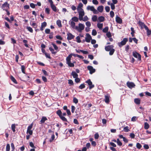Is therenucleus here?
Segmentation results:
<instances>
[{
  "instance_id": "nucleus-32",
  "label": "nucleus",
  "mask_w": 151,
  "mask_h": 151,
  "mask_svg": "<svg viewBox=\"0 0 151 151\" xmlns=\"http://www.w3.org/2000/svg\"><path fill=\"white\" fill-rule=\"evenodd\" d=\"M71 19L73 22H77L78 21L79 18L76 17H74L72 18Z\"/></svg>"
},
{
  "instance_id": "nucleus-38",
  "label": "nucleus",
  "mask_w": 151,
  "mask_h": 151,
  "mask_svg": "<svg viewBox=\"0 0 151 151\" xmlns=\"http://www.w3.org/2000/svg\"><path fill=\"white\" fill-rule=\"evenodd\" d=\"M109 29V28L108 27H106L103 29V32L104 33H107L108 32Z\"/></svg>"
},
{
  "instance_id": "nucleus-60",
  "label": "nucleus",
  "mask_w": 151,
  "mask_h": 151,
  "mask_svg": "<svg viewBox=\"0 0 151 151\" xmlns=\"http://www.w3.org/2000/svg\"><path fill=\"white\" fill-rule=\"evenodd\" d=\"M68 83L69 84H70V85L72 86L73 85V81L71 80H68Z\"/></svg>"
},
{
  "instance_id": "nucleus-30",
  "label": "nucleus",
  "mask_w": 151,
  "mask_h": 151,
  "mask_svg": "<svg viewBox=\"0 0 151 151\" xmlns=\"http://www.w3.org/2000/svg\"><path fill=\"white\" fill-rule=\"evenodd\" d=\"M70 26H71V27L73 28H74V27H75V23L73 21H71V22H70Z\"/></svg>"
},
{
  "instance_id": "nucleus-24",
  "label": "nucleus",
  "mask_w": 151,
  "mask_h": 151,
  "mask_svg": "<svg viewBox=\"0 0 151 151\" xmlns=\"http://www.w3.org/2000/svg\"><path fill=\"white\" fill-rule=\"evenodd\" d=\"M83 6V4L81 3H80L79 4L78 7L77 8V10L78 11H81V8Z\"/></svg>"
},
{
  "instance_id": "nucleus-57",
  "label": "nucleus",
  "mask_w": 151,
  "mask_h": 151,
  "mask_svg": "<svg viewBox=\"0 0 151 151\" xmlns=\"http://www.w3.org/2000/svg\"><path fill=\"white\" fill-rule=\"evenodd\" d=\"M106 36L108 38H110L111 37V35L110 32H108L106 34Z\"/></svg>"
},
{
  "instance_id": "nucleus-27",
  "label": "nucleus",
  "mask_w": 151,
  "mask_h": 151,
  "mask_svg": "<svg viewBox=\"0 0 151 151\" xmlns=\"http://www.w3.org/2000/svg\"><path fill=\"white\" fill-rule=\"evenodd\" d=\"M150 127L149 124L147 122H145L144 123V128L145 129H149Z\"/></svg>"
},
{
  "instance_id": "nucleus-44",
  "label": "nucleus",
  "mask_w": 151,
  "mask_h": 151,
  "mask_svg": "<svg viewBox=\"0 0 151 151\" xmlns=\"http://www.w3.org/2000/svg\"><path fill=\"white\" fill-rule=\"evenodd\" d=\"M136 146L139 149H140L142 147V145L138 142L137 143Z\"/></svg>"
},
{
  "instance_id": "nucleus-45",
  "label": "nucleus",
  "mask_w": 151,
  "mask_h": 151,
  "mask_svg": "<svg viewBox=\"0 0 151 151\" xmlns=\"http://www.w3.org/2000/svg\"><path fill=\"white\" fill-rule=\"evenodd\" d=\"M27 29L31 33L33 32V30L32 28L31 27H27Z\"/></svg>"
},
{
  "instance_id": "nucleus-13",
  "label": "nucleus",
  "mask_w": 151,
  "mask_h": 151,
  "mask_svg": "<svg viewBox=\"0 0 151 151\" xmlns=\"http://www.w3.org/2000/svg\"><path fill=\"white\" fill-rule=\"evenodd\" d=\"M67 35L68 36L67 39L68 40H71L73 39L75 37V36L74 35H73L70 32L68 33Z\"/></svg>"
},
{
  "instance_id": "nucleus-9",
  "label": "nucleus",
  "mask_w": 151,
  "mask_h": 151,
  "mask_svg": "<svg viewBox=\"0 0 151 151\" xmlns=\"http://www.w3.org/2000/svg\"><path fill=\"white\" fill-rule=\"evenodd\" d=\"M49 3L50 4V6L52 10L55 12L57 11V8L56 6L53 4L52 1H49Z\"/></svg>"
},
{
  "instance_id": "nucleus-18",
  "label": "nucleus",
  "mask_w": 151,
  "mask_h": 151,
  "mask_svg": "<svg viewBox=\"0 0 151 151\" xmlns=\"http://www.w3.org/2000/svg\"><path fill=\"white\" fill-rule=\"evenodd\" d=\"M47 120L46 117L43 116L42 117L40 121V124H42L44 123L45 121Z\"/></svg>"
},
{
  "instance_id": "nucleus-4",
  "label": "nucleus",
  "mask_w": 151,
  "mask_h": 151,
  "mask_svg": "<svg viewBox=\"0 0 151 151\" xmlns=\"http://www.w3.org/2000/svg\"><path fill=\"white\" fill-rule=\"evenodd\" d=\"M133 56L136 58H138V60L141 61V55L138 53L136 51H134L132 52Z\"/></svg>"
},
{
  "instance_id": "nucleus-61",
  "label": "nucleus",
  "mask_w": 151,
  "mask_h": 151,
  "mask_svg": "<svg viewBox=\"0 0 151 151\" xmlns=\"http://www.w3.org/2000/svg\"><path fill=\"white\" fill-rule=\"evenodd\" d=\"M42 79L43 80V81H44V82H47V79L46 77L44 76H42Z\"/></svg>"
},
{
  "instance_id": "nucleus-51",
  "label": "nucleus",
  "mask_w": 151,
  "mask_h": 151,
  "mask_svg": "<svg viewBox=\"0 0 151 151\" xmlns=\"http://www.w3.org/2000/svg\"><path fill=\"white\" fill-rule=\"evenodd\" d=\"M85 86L84 84H81L78 87L80 89H82L85 88Z\"/></svg>"
},
{
  "instance_id": "nucleus-23",
  "label": "nucleus",
  "mask_w": 151,
  "mask_h": 151,
  "mask_svg": "<svg viewBox=\"0 0 151 151\" xmlns=\"http://www.w3.org/2000/svg\"><path fill=\"white\" fill-rule=\"evenodd\" d=\"M71 54H70L68 55V56L66 58V63H67L68 62H70L71 58L72 57V56L71 55Z\"/></svg>"
},
{
  "instance_id": "nucleus-6",
  "label": "nucleus",
  "mask_w": 151,
  "mask_h": 151,
  "mask_svg": "<svg viewBox=\"0 0 151 151\" xmlns=\"http://www.w3.org/2000/svg\"><path fill=\"white\" fill-rule=\"evenodd\" d=\"M85 82L87 83L89 86V89H91L94 87V85L92 84V82L91 81L90 79H89L88 80L86 81Z\"/></svg>"
},
{
  "instance_id": "nucleus-16",
  "label": "nucleus",
  "mask_w": 151,
  "mask_h": 151,
  "mask_svg": "<svg viewBox=\"0 0 151 151\" xmlns=\"http://www.w3.org/2000/svg\"><path fill=\"white\" fill-rule=\"evenodd\" d=\"M116 21L117 23L120 24H122V19L118 16H116Z\"/></svg>"
},
{
  "instance_id": "nucleus-25",
  "label": "nucleus",
  "mask_w": 151,
  "mask_h": 151,
  "mask_svg": "<svg viewBox=\"0 0 151 151\" xmlns=\"http://www.w3.org/2000/svg\"><path fill=\"white\" fill-rule=\"evenodd\" d=\"M10 79L15 84H17V82L16 79L14 78L12 76H11L10 77Z\"/></svg>"
},
{
  "instance_id": "nucleus-53",
  "label": "nucleus",
  "mask_w": 151,
  "mask_h": 151,
  "mask_svg": "<svg viewBox=\"0 0 151 151\" xmlns=\"http://www.w3.org/2000/svg\"><path fill=\"white\" fill-rule=\"evenodd\" d=\"M103 24H102L98 23L97 24V27L99 29H101L103 27Z\"/></svg>"
},
{
  "instance_id": "nucleus-5",
  "label": "nucleus",
  "mask_w": 151,
  "mask_h": 151,
  "mask_svg": "<svg viewBox=\"0 0 151 151\" xmlns=\"http://www.w3.org/2000/svg\"><path fill=\"white\" fill-rule=\"evenodd\" d=\"M79 13V19L80 21L83 20V17L84 15V12L83 9H81V11H78Z\"/></svg>"
},
{
  "instance_id": "nucleus-54",
  "label": "nucleus",
  "mask_w": 151,
  "mask_h": 151,
  "mask_svg": "<svg viewBox=\"0 0 151 151\" xmlns=\"http://www.w3.org/2000/svg\"><path fill=\"white\" fill-rule=\"evenodd\" d=\"M145 95L151 97V93L148 92L146 91L145 92Z\"/></svg>"
},
{
  "instance_id": "nucleus-58",
  "label": "nucleus",
  "mask_w": 151,
  "mask_h": 151,
  "mask_svg": "<svg viewBox=\"0 0 151 151\" xmlns=\"http://www.w3.org/2000/svg\"><path fill=\"white\" fill-rule=\"evenodd\" d=\"M53 32H51L50 33V35H49V37L50 39H52L53 38Z\"/></svg>"
},
{
  "instance_id": "nucleus-29",
  "label": "nucleus",
  "mask_w": 151,
  "mask_h": 151,
  "mask_svg": "<svg viewBox=\"0 0 151 151\" xmlns=\"http://www.w3.org/2000/svg\"><path fill=\"white\" fill-rule=\"evenodd\" d=\"M49 50H50L51 52H52V54H56V53H57V52H55V51H54V49L51 47H49Z\"/></svg>"
},
{
  "instance_id": "nucleus-39",
  "label": "nucleus",
  "mask_w": 151,
  "mask_h": 151,
  "mask_svg": "<svg viewBox=\"0 0 151 151\" xmlns=\"http://www.w3.org/2000/svg\"><path fill=\"white\" fill-rule=\"evenodd\" d=\"M23 42L24 43L25 46L27 47H28V45L27 44L28 41L27 40H23Z\"/></svg>"
},
{
  "instance_id": "nucleus-37",
  "label": "nucleus",
  "mask_w": 151,
  "mask_h": 151,
  "mask_svg": "<svg viewBox=\"0 0 151 151\" xmlns=\"http://www.w3.org/2000/svg\"><path fill=\"white\" fill-rule=\"evenodd\" d=\"M116 142L118 145L119 146H121L122 145V142L120 141L119 138L117 139Z\"/></svg>"
},
{
  "instance_id": "nucleus-40",
  "label": "nucleus",
  "mask_w": 151,
  "mask_h": 151,
  "mask_svg": "<svg viewBox=\"0 0 151 151\" xmlns=\"http://www.w3.org/2000/svg\"><path fill=\"white\" fill-rule=\"evenodd\" d=\"M109 54L110 55H113L115 51V50L113 48L109 51Z\"/></svg>"
},
{
  "instance_id": "nucleus-15",
  "label": "nucleus",
  "mask_w": 151,
  "mask_h": 151,
  "mask_svg": "<svg viewBox=\"0 0 151 151\" xmlns=\"http://www.w3.org/2000/svg\"><path fill=\"white\" fill-rule=\"evenodd\" d=\"M138 24L142 29L144 28L145 29V27H147L146 25H145L143 22H142L140 21H139Z\"/></svg>"
},
{
  "instance_id": "nucleus-8",
  "label": "nucleus",
  "mask_w": 151,
  "mask_h": 151,
  "mask_svg": "<svg viewBox=\"0 0 151 151\" xmlns=\"http://www.w3.org/2000/svg\"><path fill=\"white\" fill-rule=\"evenodd\" d=\"M88 70L89 71V73L90 74H92L94 73L95 71V69L93 68V67L90 65L88 66L87 67Z\"/></svg>"
},
{
  "instance_id": "nucleus-49",
  "label": "nucleus",
  "mask_w": 151,
  "mask_h": 151,
  "mask_svg": "<svg viewBox=\"0 0 151 151\" xmlns=\"http://www.w3.org/2000/svg\"><path fill=\"white\" fill-rule=\"evenodd\" d=\"M11 146L12 149L11 151H14L15 148L14 143H12L11 144Z\"/></svg>"
},
{
  "instance_id": "nucleus-35",
  "label": "nucleus",
  "mask_w": 151,
  "mask_h": 151,
  "mask_svg": "<svg viewBox=\"0 0 151 151\" xmlns=\"http://www.w3.org/2000/svg\"><path fill=\"white\" fill-rule=\"evenodd\" d=\"M92 19L93 22H96L97 19V16L96 15L93 16L92 18Z\"/></svg>"
},
{
  "instance_id": "nucleus-17",
  "label": "nucleus",
  "mask_w": 151,
  "mask_h": 151,
  "mask_svg": "<svg viewBox=\"0 0 151 151\" xmlns=\"http://www.w3.org/2000/svg\"><path fill=\"white\" fill-rule=\"evenodd\" d=\"M110 96L109 95H107L105 96V102L107 103L108 104L109 102V98Z\"/></svg>"
},
{
  "instance_id": "nucleus-55",
  "label": "nucleus",
  "mask_w": 151,
  "mask_h": 151,
  "mask_svg": "<svg viewBox=\"0 0 151 151\" xmlns=\"http://www.w3.org/2000/svg\"><path fill=\"white\" fill-rule=\"evenodd\" d=\"M99 134L98 133H96L94 134V138L96 139H97L99 138Z\"/></svg>"
},
{
  "instance_id": "nucleus-50",
  "label": "nucleus",
  "mask_w": 151,
  "mask_h": 151,
  "mask_svg": "<svg viewBox=\"0 0 151 151\" xmlns=\"http://www.w3.org/2000/svg\"><path fill=\"white\" fill-rule=\"evenodd\" d=\"M45 12L48 14H49L50 13V9L48 8H46L45 9Z\"/></svg>"
},
{
  "instance_id": "nucleus-59",
  "label": "nucleus",
  "mask_w": 151,
  "mask_h": 151,
  "mask_svg": "<svg viewBox=\"0 0 151 151\" xmlns=\"http://www.w3.org/2000/svg\"><path fill=\"white\" fill-rule=\"evenodd\" d=\"M86 25L88 27H89L91 26V23L89 21L87 22L86 23Z\"/></svg>"
},
{
  "instance_id": "nucleus-2",
  "label": "nucleus",
  "mask_w": 151,
  "mask_h": 151,
  "mask_svg": "<svg viewBox=\"0 0 151 151\" xmlns=\"http://www.w3.org/2000/svg\"><path fill=\"white\" fill-rule=\"evenodd\" d=\"M84 25L81 23H79L78 24V27L76 26L75 27V29L79 32H81L82 30L84 29Z\"/></svg>"
},
{
  "instance_id": "nucleus-48",
  "label": "nucleus",
  "mask_w": 151,
  "mask_h": 151,
  "mask_svg": "<svg viewBox=\"0 0 151 151\" xmlns=\"http://www.w3.org/2000/svg\"><path fill=\"white\" fill-rule=\"evenodd\" d=\"M76 41L78 43H80L81 42L80 36H78L76 38Z\"/></svg>"
},
{
  "instance_id": "nucleus-41",
  "label": "nucleus",
  "mask_w": 151,
  "mask_h": 151,
  "mask_svg": "<svg viewBox=\"0 0 151 151\" xmlns=\"http://www.w3.org/2000/svg\"><path fill=\"white\" fill-rule=\"evenodd\" d=\"M25 67L23 65H22L21 66V70L22 73L24 74H25Z\"/></svg>"
},
{
  "instance_id": "nucleus-31",
  "label": "nucleus",
  "mask_w": 151,
  "mask_h": 151,
  "mask_svg": "<svg viewBox=\"0 0 151 151\" xmlns=\"http://www.w3.org/2000/svg\"><path fill=\"white\" fill-rule=\"evenodd\" d=\"M16 126L15 124H13L11 126V129L13 132H15V130Z\"/></svg>"
},
{
  "instance_id": "nucleus-22",
  "label": "nucleus",
  "mask_w": 151,
  "mask_h": 151,
  "mask_svg": "<svg viewBox=\"0 0 151 151\" xmlns=\"http://www.w3.org/2000/svg\"><path fill=\"white\" fill-rule=\"evenodd\" d=\"M145 29L147 30V36H149L151 35V30H149L148 27H145Z\"/></svg>"
},
{
  "instance_id": "nucleus-42",
  "label": "nucleus",
  "mask_w": 151,
  "mask_h": 151,
  "mask_svg": "<svg viewBox=\"0 0 151 151\" xmlns=\"http://www.w3.org/2000/svg\"><path fill=\"white\" fill-rule=\"evenodd\" d=\"M52 46H53V47H54V49H55V50L57 51H58V47L56 45H55V44H54V43H52Z\"/></svg>"
},
{
  "instance_id": "nucleus-33",
  "label": "nucleus",
  "mask_w": 151,
  "mask_h": 151,
  "mask_svg": "<svg viewBox=\"0 0 151 151\" xmlns=\"http://www.w3.org/2000/svg\"><path fill=\"white\" fill-rule=\"evenodd\" d=\"M67 64L68 65V66L71 67H73L74 66V64L73 63L71 62V61L68 62L67 63Z\"/></svg>"
},
{
  "instance_id": "nucleus-1",
  "label": "nucleus",
  "mask_w": 151,
  "mask_h": 151,
  "mask_svg": "<svg viewBox=\"0 0 151 151\" xmlns=\"http://www.w3.org/2000/svg\"><path fill=\"white\" fill-rule=\"evenodd\" d=\"M56 114L59 116L60 118L63 121L68 122L67 119L64 116H65L66 115V114L65 113H63L62 114V112L61 110L59 109L56 111Z\"/></svg>"
},
{
  "instance_id": "nucleus-43",
  "label": "nucleus",
  "mask_w": 151,
  "mask_h": 151,
  "mask_svg": "<svg viewBox=\"0 0 151 151\" xmlns=\"http://www.w3.org/2000/svg\"><path fill=\"white\" fill-rule=\"evenodd\" d=\"M10 146L9 144H7L6 147V151H10Z\"/></svg>"
},
{
  "instance_id": "nucleus-12",
  "label": "nucleus",
  "mask_w": 151,
  "mask_h": 151,
  "mask_svg": "<svg viewBox=\"0 0 151 151\" xmlns=\"http://www.w3.org/2000/svg\"><path fill=\"white\" fill-rule=\"evenodd\" d=\"M127 85L130 88H132L135 86V85L133 83L129 81L127 82Z\"/></svg>"
},
{
  "instance_id": "nucleus-46",
  "label": "nucleus",
  "mask_w": 151,
  "mask_h": 151,
  "mask_svg": "<svg viewBox=\"0 0 151 151\" xmlns=\"http://www.w3.org/2000/svg\"><path fill=\"white\" fill-rule=\"evenodd\" d=\"M55 138V135L54 134H53L52 135L51 139L49 141L50 142H52L54 140Z\"/></svg>"
},
{
  "instance_id": "nucleus-34",
  "label": "nucleus",
  "mask_w": 151,
  "mask_h": 151,
  "mask_svg": "<svg viewBox=\"0 0 151 151\" xmlns=\"http://www.w3.org/2000/svg\"><path fill=\"white\" fill-rule=\"evenodd\" d=\"M129 127L128 126H126L125 127H124V128L123 130V131H124L126 132H128L129 131Z\"/></svg>"
},
{
  "instance_id": "nucleus-21",
  "label": "nucleus",
  "mask_w": 151,
  "mask_h": 151,
  "mask_svg": "<svg viewBox=\"0 0 151 151\" xmlns=\"http://www.w3.org/2000/svg\"><path fill=\"white\" fill-rule=\"evenodd\" d=\"M104 7L102 6H99L98 7L97 10L100 12H102L103 11Z\"/></svg>"
},
{
  "instance_id": "nucleus-11",
  "label": "nucleus",
  "mask_w": 151,
  "mask_h": 151,
  "mask_svg": "<svg viewBox=\"0 0 151 151\" xmlns=\"http://www.w3.org/2000/svg\"><path fill=\"white\" fill-rule=\"evenodd\" d=\"M9 4H8L7 2H6L3 4L2 6V8L4 10L8 9L9 8Z\"/></svg>"
},
{
  "instance_id": "nucleus-56",
  "label": "nucleus",
  "mask_w": 151,
  "mask_h": 151,
  "mask_svg": "<svg viewBox=\"0 0 151 151\" xmlns=\"http://www.w3.org/2000/svg\"><path fill=\"white\" fill-rule=\"evenodd\" d=\"M110 17L112 18H113L114 16V12L113 11H111L110 12Z\"/></svg>"
},
{
  "instance_id": "nucleus-14",
  "label": "nucleus",
  "mask_w": 151,
  "mask_h": 151,
  "mask_svg": "<svg viewBox=\"0 0 151 151\" xmlns=\"http://www.w3.org/2000/svg\"><path fill=\"white\" fill-rule=\"evenodd\" d=\"M114 47V46L112 45H109L107 46H105V50L106 51H109L111 49H113Z\"/></svg>"
},
{
  "instance_id": "nucleus-26",
  "label": "nucleus",
  "mask_w": 151,
  "mask_h": 151,
  "mask_svg": "<svg viewBox=\"0 0 151 151\" xmlns=\"http://www.w3.org/2000/svg\"><path fill=\"white\" fill-rule=\"evenodd\" d=\"M134 102L136 104H139L140 103V100L139 99H134Z\"/></svg>"
},
{
  "instance_id": "nucleus-10",
  "label": "nucleus",
  "mask_w": 151,
  "mask_h": 151,
  "mask_svg": "<svg viewBox=\"0 0 151 151\" xmlns=\"http://www.w3.org/2000/svg\"><path fill=\"white\" fill-rule=\"evenodd\" d=\"M86 36L85 38V41L87 42H90L91 40H92L91 37V35L88 33L86 34Z\"/></svg>"
},
{
  "instance_id": "nucleus-52",
  "label": "nucleus",
  "mask_w": 151,
  "mask_h": 151,
  "mask_svg": "<svg viewBox=\"0 0 151 151\" xmlns=\"http://www.w3.org/2000/svg\"><path fill=\"white\" fill-rule=\"evenodd\" d=\"M73 102L76 104L78 102V99L76 97H74L73 98Z\"/></svg>"
},
{
  "instance_id": "nucleus-20",
  "label": "nucleus",
  "mask_w": 151,
  "mask_h": 151,
  "mask_svg": "<svg viewBox=\"0 0 151 151\" xmlns=\"http://www.w3.org/2000/svg\"><path fill=\"white\" fill-rule=\"evenodd\" d=\"M98 19L99 22H102L104 21L105 18L103 16H100L98 17Z\"/></svg>"
},
{
  "instance_id": "nucleus-64",
  "label": "nucleus",
  "mask_w": 151,
  "mask_h": 151,
  "mask_svg": "<svg viewBox=\"0 0 151 151\" xmlns=\"http://www.w3.org/2000/svg\"><path fill=\"white\" fill-rule=\"evenodd\" d=\"M50 29H45V33L47 34H49V33H50Z\"/></svg>"
},
{
  "instance_id": "nucleus-63",
  "label": "nucleus",
  "mask_w": 151,
  "mask_h": 151,
  "mask_svg": "<svg viewBox=\"0 0 151 151\" xmlns=\"http://www.w3.org/2000/svg\"><path fill=\"white\" fill-rule=\"evenodd\" d=\"M47 25V23L46 22H45L42 23L41 26L45 28V27Z\"/></svg>"
},
{
  "instance_id": "nucleus-3",
  "label": "nucleus",
  "mask_w": 151,
  "mask_h": 151,
  "mask_svg": "<svg viewBox=\"0 0 151 151\" xmlns=\"http://www.w3.org/2000/svg\"><path fill=\"white\" fill-rule=\"evenodd\" d=\"M33 125V124L32 123L27 127V133H28L29 135H32L33 134V130H32V128Z\"/></svg>"
},
{
  "instance_id": "nucleus-36",
  "label": "nucleus",
  "mask_w": 151,
  "mask_h": 151,
  "mask_svg": "<svg viewBox=\"0 0 151 151\" xmlns=\"http://www.w3.org/2000/svg\"><path fill=\"white\" fill-rule=\"evenodd\" d=\"M94 7L93 6H88L87 7V9L88 10H90L91 11H93L94 9Z\"/></svg>"
},
{
  "instance_id": "nucleus-7",
  "label": "nucleus",
  "mask_w": 151,
  "mask_h": 151,
  "mask_svg": "<svg viewBox=\"0 0 151 151\" xmlns=\"http://www.w3.org/2000/svg\"><path fill=\"white\" fill-rule=\"evenodd\" d=\"M128 39L127 38H125L123 39V40L119 44V46L120 47H121L123 45H125L126 42L128 41Z\"/></svg>"
},
{
  "instance_id": "nucleus-28",
  "label": "nucleus",
  "mask_w": 151,
  "mask_h": 151,
  "mask_svg": "<svg viewBox=\"0 0 151 151\" xmlns=\"http://www.w3.org/2000/svg\"><path fill=\"white\" fill-rule=\"evenodd\" d=\"M56 23L59 27H62L61 22L60 20H58L56 22Z\"/></svg>"
},
{
  "instance_id": "nucleus-62",
  "label": "nucleus",
  "mask_w": 151,
  "mask_h": 151,
  "mask_svg": "<svg viewBox=\"0 0 151 151\" xmlns=\"http://www.w3.org/2000/svg\"><path fill=\"white\" fill-rule=\"evenodd\" d=\"M129 136L131 138L133 139L134 138L135 135L134 133H131L130 134Z\"/></svg>"
},
{
  "instance_id": "nucleus-47",
  "label": "nucleus",
  "mask_w": 151,
  "mask_h": 151,
  "mask_svg": "<svg viewBox=\"0 0 151 151\" xmlns=\"http://www.w3.org/2000/svg\"><path fill=\"white\" fill-rule=\"evenodd\" d=\"M97 32L96 30L95 29H93L92 31V35L93 36H95Z\"/></svg>"
},
{
  "instance_id": "nucleus-19",
  "label": "nucleus",
  "mask_w": 151,
  "mask_h": 151,
  "mask_svg": "<svg viewBox=\"0 0 151 151\" xmlns=\"http://www.w3.org/2000/svg\"><path fill=\"white\" fill-rule=\"evenodd\" d=\"M71 75L73 76L74 78H77L78 76V74L74 71H73L72 72Z\"/></svg>"
}]
</instances>
